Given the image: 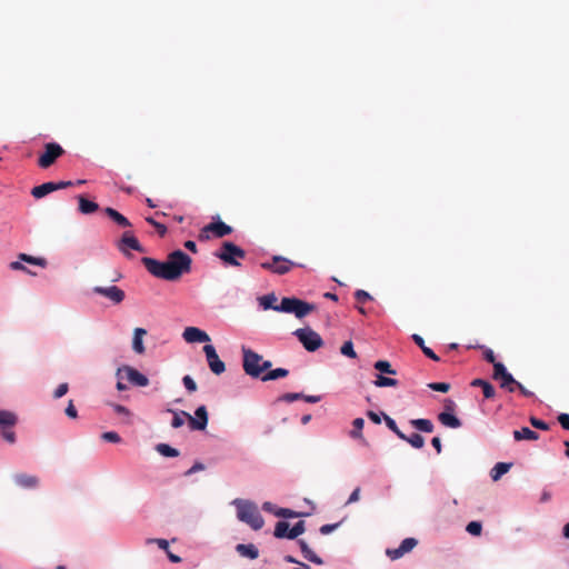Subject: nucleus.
I'll use <instances>...</instances> for the list:
<instances>
[{
	"label": "nucleus",
	"instance_id": "f257e3e1",
	"mask_svg": "<svg viewBox=\"0 0 569 569\" xmlns=\"http://www.w3.org/2000/svg\"><path fill=\"white\" fill-rule=\"evenodd\" d=\"M232 505L237 509V518L240 521L247 523L253 530H260L263 527L264 521L256 503L238 498L232 501Z\"/></svg>",
	"mask_w": 569,
	"mask_h": 569
},
{
	"label": "nucleus",
	"instance_id": "f03ea898",
	"mask_svg": "<svg viewBox=\"0 0 569 569\" xmlns=\"http://www.w3.org/2000/svg\"><path fill=\"white\" fill-rule=\"evenodd\" d=\"M176 280H178L183 273H188L191 270V258L181 250H174L168 254L166 260Z\"/></svg>",
	"mask_w": 569,
	"mask_h": 569
},
{
	"label": "nucleus",
	"instance_id": "7ed1b4c3",
	"mask_svg": "<svg viewBox=\"0 0 569 569\" xmlns=\"http://www.w3.org/2000/svg\"><path fill=\"white\" fill-rule=\"evenodd\" d=\"M216 257L223 261L224 264L238 267L240 266L239 259L246 257V251L233 242L224 241Z\"/></svg>",
	"mask_w": 569,
	"mask_h": 569
},
{
	"label": "nucleus",
	"instance_id": "20e7f679",
	"mask_svg": "<svg viewBox=\"0 0 569 569\" xmlns=\"http://www.w3.org/2000/svg\"><path fill=\"white\" fill-rule=\"evenodd\" d=\"M293 336L297 337L298 341L309 352H315L323 346L321 336L312 330L310 327H305L293 331Z\"/></svg>",
	"mask_w": 569,
	"mask_h": 569
},
{
	"label": "nucleus",
	"instance_id": "39448f33",
	"mask_svg": "<svg viewBox=\"0 0 569 569\" xmlns=\"http://www.w3.org/2000/svg\"><path fill=\"white\" fill-rule=\"evenodd\" d=\"M18 422V416L9 410H0V435L9 443L16 442V433L12 428Z\"/></svg>",
	"mask_w": 569,
	"mask_h": 569
},
{
	"label": "nucleus",
	"instance_id": "423d86ee",
	"mask_svg": "<svg viewBox=\"0 0 569 569\" xmlns=\"http://www.w3.org/2000/svg\"><path fill=\"white\" fill-rule=\"evenodd\" d=\"M232 232V228L221 220L212 221L206 224L199 233L200 241H207L211 238H223Z\"/></svg>",
	"mask_w": 569,
	"mask_h": 569
},
{
	"label": "nucleus",
	"instance_id": "0eeeda50",
	"mask_svg": "<svg viewBox=\"0 0 569 569\" xmlns=\"http://www.w3.org/2000/svg\"><path fill=\"white\" fill-rule=\"evenodd\" d=\"M142 263L144 268L156 278L174 281V277L170 271L169 266L166 261H159L153 258L144 257L142 258Z\"/></svg>",
	"mask_w": 569,
	"mask_h": 569
},
{
	"label": "nucleus",
	"instance_id": "6e6552de",
	"mask_svg": "<svg viewBox=\"0 0 569 569\" xmlns=\"http://www.w3.org/2000/svg\"><path fill=\"white\" fill-rule=\"evenodd\" d=\"M317 309L315 303L307 302L296 297H287V313L298 319H303Z\"/></svg>",
	"mask_w": 569,
	"mask_h": 569
},
{
	"label": "nucleus",
	"instance_id": "1a4fd4ad",
	"mask_svg": "<svg viewBox=\"0 0 569 569\" xmlns=\"http://www.w3.org/2000/svg\"><path fill=\"white\" fill-rule=\"evenodd\" d=\"M64 153L63 148L57 142L44 144V151L38 159V166L42 169L51 167L58 158Z\"/></svg>",
	"mask_w": 569,
	"mask_h": 569
},
{
	"label": "nucleus",
	"instance_id": "9d476101",
	"mask_svg": "<svg viewBox=\"0 0 569 569\" xmlns=\"http://www.w3.org/2000/svg\"><path fill=\"white\" fill-rule=\"evenodd\" d=\"M242 352H243L242 366H243L244 372L248 376H251L253 378H259L260 369H258V367H260L262 357L260 355H258L257 352H254L250 349H247V348H242Z\"/></svg>",
	"mask_w": 569,
	"mask_h": 569
},
{
	"label": "nucleus",
	"instance_id": "9b49d317",
	"mask_svg": "<svg viewBox=\"0 0 569 569\" xmlns=\"http://www.w3.org/2000/svg\"><path fill=\"white\" fill-rule=\"evenodd\" d=\"M118 250L127 257H130L129 250H136L143 252L144 249L140 244L139 240L134 237L132 231H124L121 238L116 243Z\"/></svg>",
	"mask_w": 569,
	"mask_h": 569
},
{
	"label": "nucleus",
	"instance_id": "f8f14e48",
	"mask_svg": "<svg viewBox=\"0 0 569 569\" xmlns=\"http://www.w3.org/2000/svg\"><path fill=\"white\" fill-rule=\"evenodd\" d=\"M92 292L98 296L104 297L106 299L110 300L113 305H120L126 298L124 291L117 286H96L92 288Z\"/></svg>",
	"mask_w": 569,
	"mask_h": 569
},
{
	"label": "nucleus",
	"instance_id": "ddd939ff",
	"mask_svg": "<svg viewBox=\"0 0 569 569\" xmlns=\"http://www.w3.org/2000/svg\"><path fill=\"white\" fill-rule=\"evenodd\" d=\"M203 352L206 355L208 366L214 375L219 376L226 371V365L222 360H220L212 345H206L203 347Z\"/></svg>",
	"mask_w": 569,
	"mask_h": 569
},
{
	"label": "nucleus",
	"instance_id": "4468645a",
	"mask_svg": "<svg viewBox=\"0 0 569 569\" xmlns=\"http://www.w3.org/2000/svg\"><path fill=\"white\" fill-rule=\"evenodd\" d=\"M196 417L188 416V423L191 430H204L208 425V411L204 406L197 408Z\"/></svg>",
	"mask_w": 569,
	"mask_h": 569
},
{
	"label": "nucleus",
	"instance_id": "2eb2a0df",
	"mask_svg": "<svg viewBox=\"0 0 569 569\" xmlns=\"http://www.w3.org/2000/svg\"><path fill=\"white\" fill-rule=\"evenodd\" d=\"M122 372L126 373L128 381L134 386L146 387L149 383V379L144 375L130 366L119 368L117 375L120 376Z\"/></svg>",
	"mask_w": 569,
	"mask_h": 569
},
{
	"label": "nucleus",
	"instance_id": "dca6fc26",
	"mask_svg": "<svg viewBox=\"0 0 569 569\" xmlns=\"http://www.w3.org/2000/svg\"><path fill=\"white\" fill-rule=\"evenodd\" d=\"M182 337L189 343L210 341L208 333L197 327H187L182 333Z\"/></svg>",
	"mask_w": 569,
	"mask_h": 569
},
{
	"label": "nucleus",
	"instance_id": "f3484780",
	"mask_svg": "<svg viewBox=\"0 0 569 569\" xmlns=\"http://www.w3.org/2000/svg\"><path fill=\"white\" fill-rule=\"evenodd\" d=\"M277 301V298L273 293L266 295L259 298L260 306L264 309H273L277 311H284V298H282L279 302V305L274 306V302Z\"/></svg>",
	"mask_w": 569,
	"mask_h": 569
},
{
	"label": "nucleus",
	"instance_id": "a211bd4d",
	"mask_svg": "<svg viewBox=\"0 0 569 569\" xmlns=\"http://www.w3.org/2000/svg\"><path fill=\"white\" fill-rule=\"evenodd\" d=\"M14 482L22 488L33 489L39 485V479L36 476L27 475V473H17L13 477Z\"/></svg>",
	"mask_w": 569,
	"mask_h": 569
},
{
	"label": "nucleus",
	"instance_id": "6ab92c4d",
	"mask_svg": "<svg viewBox=\"0 0 569 569\" xmlns=\"http://www.w3.org/2000/svg\"><path fill=\"white\" fill-rule=\"evenodd\" d=\"M146 335L147 330L143 328H136L133 331L132 349L138 355H142L146 350L142 341Z\"/></svg>",
	"mask_w": 569,
	"mask_h": 569
},
{
	"label": "nucleus",
	"instance_id": "aec40b11",
	"mask_svg": "<svg viewBox=\"0 0 569 569\" xmlns=\"http://www.w3.org/2000/svg\"><path fill=\"white\" fill-rule=\"evenodd\" d=\"M237 552L244 558L257 559L259 557V550L253 543H239L236 546Z\"/></svg>",
	"mask_w": 569,
	"mask_h": 569
},
{
	"label": "nucleus",
	"instance_id": "412c9836",
	"mask_svg": "<svg viewBox=\"0 0 569 569\" xmlns=\"http://www.w3.org/2000/svg\"><path fill=\"white\" fill-rule=\"evenodd\" d=\"M438 420L440 421L441 425H443L445 427H448V428L457 429V428L461 427L460 419L457 418L451 412H440L438 415Z\"/></svg>",
	"mask_w": 569,
	"mask_h": 569
},
{
	"label": "nucleus",
	"instance_id": "4be33fe9",
	"mask_svg": "<svg viewBox=\"0 0 569 569\" xmlns=\"http://www.w3.org/2000/svg\"><path fill=\"white\" fill-rule=\"evenodd\" d=\"M56 191V184L53 181L44 182L40 186H36L31 189V194L36 199H40L46 197L47 194Z\"/></svg>",
	"mask_w": 569,
	"mask_h": 569
},
{
	"label": "nucleus",
	"instance_id": "5701e85b",
	"mask_svg": "<svg viewBox=\"0 0 569 569\" xmlns=\"http://www.w3.org/2000/svg\"><path fill=\"white\" fill-rule=\"evenodd\" d=\"M104 212L118 226H120L122 228L131 227L130 221L123 214H121L119 211H117L116 209L108 207L104 209Z\"/></svg>",
	"mask_w": 569,
	"mask_h": 569
},
{
	"label": "nucleus",
	"instance_id": "b1692460",
	"mask_svg": "<svg viewBox=\"0 0 569 569\" xmlns=\"http://www.w3.org/2000/svg\"><path fill=\"white\" fill-rule=\"evenodd\" d=\"M513 438L517 441H521V440L535 441V440L539 439V435L536 431L531 430L530 428L523 427L519 430L513 431Z\"/></svg>",
	"mask_w": 569,
	"mask_h": 569
},
{
	"label": "nucleus",
	"instance_id": "393cba45",
	"mask_svg": "<svg viewBox=\"0 0 569 569\" xmlns=\"http://www.w3.org/2000/svg\"><path fill=\"white\" fill-rule=\"evenodd\" d=\"M471 386L480 387L486 399H491L496 395V390H495L493 386L490 382H488L487 380L475 379V380H472Z\"/></svg>",
	"mask_w": 569,
	"mask_h": 569
},
{
	"label": "nucleus",
	"instance_id": "a878e982",
	"mask_svg": "<svg viewBox=\"0 0 569 569\" xmlns=\"http://www.w3.org/2000/svg\"><path fill=\"white\" fill-rule=\"evenodd\" d=\"M412 340L421 349V351L423 352V355L426 357H428L429 359H431L433 361H439V357L432 351V349H430L429 347H427L425 345V340L421 336L415 333V335H412Z\"/></svg>",
	"mask_w": 569,
	"mask_h": 569
},
{
	"label": "nucleus",
	"instance_id": "bb28decb",
	"mask_svg": "<svg viewBox=\"0 0 569 569\" xmlns=\"http://www.w3.org/2000/svg\"><path fill=\"white\" fill-rule=\"evenodd\" d=\"M79 200V211L83 214H90L96 212L99 209L97 202L90 201L86 199L83 196L78 197Z\"/></svg>",
	"mask_w": 569,
	"mask_h": 569
},
{
	"label": "nucleus",
	"instance_id": "cd10ccee",
	"mask_svg": "<svg viewBox=\"0 0 569 569\" xmlns=\"http://www.w3.org/2000/svg\"><path fill=\"white\" fill-rule=\"evenodd\" d=\"M299 546H300V550L302 552V556L303 558H306L307 560L313 562V563H317V565H322V559L320 557H318L310 548L309 546L307 545L306 541L303 540H299L298 541Z\"/></svg>",
	"mask_w": 569,
	"mask_h": 569
},
{
	"label": "nucleus",
	"instance_id": "c85d7f7f",
	"mask_svg": "<svg viewBox=\"0 0 569 569\" xmlns=\"http://www.w3.org/2000/svg\"><path fill=\"white\" fill-rule=\"evenodd\" d=\"M511 466H512V463H508V462L496 463V466L490 471L491 479L493 481L499 480L505 473H507L510 470Z\"/></svg>",
	"mask_w": 569,
	"mask_h": 569
},
{
	"label": "nucleus",
	"instance_id": "c756f323",
	"mask_svg": "<svg viewBox=\"0 0 569 569\" xmlns=\"http://www.w3.org/2000/svg\"><path fill=\"white\" fill-rule=\"evenodd\" d=\"M283 258L282 257H274L273 259V262L270 263V262H264L261 264L262 268L264 269H270L272 270L273 272L278 273V274H283L284 273V263H283Z\"/></svg>",
	"mask_w": 569,
	"mask_h": 569
},
{
	"label": "nucleus",
	"instance_id": "7c9ffc66",
	"mask_svg": "<svg viewBox=\"0 0 569 569\" xmlns=\"http://www.w3.org/2000/svg\"><path fill=\"white\" fill-rule=\"evenodd\" d=\"M500 381V387L507 389L509 392H513L518 381L515 380L511 373L507 372L497 379Z\"/></svg>",
	"mask_w": 569,
	"mask_h": 569
},
{
	"label": "nucleus",
	"instance_id": "2f4dec72",
	"mask_svg": "<svg viewBox=\"0 0 569 569\" xmlns=\"http://www.w3.org/2000/svg\"><path fill=\"white\" fill-rule=\"evenodd\" d=\"M412 427L416 429L422 431V432H432L433 431V423L429 419H412L410 421Z\"/></svg>",
	"mask_w": 569,
	"mask_h": 569
},
{
	"label": "nucleus",
	"instance_id": "473e14b6",
	"mask_svg": "<svg viewBox=\"0 0 569 569\" xmlns=\"http://www.w3.org/2000/svg\"><path fill=\"white\" fill-rule=\"evenodd\" d=\"M169 411L173 413L171 427L176 429L182 427L184 425L186 419L188 420V416H190V413H188L187 411Z\"/></svg>",
	"mask_w": 569,
	"mask_h": 569
},
{
	"label": "nucleus",
	"instance_id": "72a5a7b5",
	"mask_svg": "<svg viewBox=\"0 0 569 569\" xmlns=\"http://www.w3.org/2000/svg\"><path fill=\"white\" fill-rule=\"evenodd\" d=\"M305 531V522L302 520L298 521L293 527L289 528L287 523V539H296Z\"/></svg>",
	"mask_w": 569,
	"mask_h": 569
},
{
	"label": "nucleus",
	"instance_id": "f704fd0d",
	"mask_svg": "<svg viewBox=\"0 0 569 569\" xmlns=\"http://www.w3.org/2000/svg\"><path fill=\"white\" fill-rule=\"evenodd\" d=\"M365 420L362 418H356L352 421L353 429L350 431V437L353 439H362V428Z\"/></svg>",
	"mask_w": 569,
	"mask_h": 569
},
{
	"label": "nucleus",
	"instance_id": "c9c22d12",
	"mask_svg": "<svg viewBox=\"0 0 569 569\" xmlns=\"http://www.w3.org/2000/svg\"><path fill=\"white\" fill-rule=\"evenodd\" d=\"M19 260L31 263V264L40 266L42 268H44L47 266V260L44 258L33 257V256H29L27 253H20Z\"/></svg>",
	"mask_w": 569,
	"mask_h": 569
},
{
	"label": "nucleus",
	"instance_id": "e433bc0d",
	"mask_svg": "<svg viewBox=\"0 0 569 569\" xmlns=\"http://www.w3.org/2000/svg\"><path fill=\"white\" fill-rule=\"evenodd\" d=\"M156 450L164 457H178L179 456V451L177 449L170 447L167 443L157 445Z\"/></svg>",
	"mask_w": 569,
	"mask_h": 569
},
{
	"label": "nucleus",
	"instance_id": "4c0bfd02",
	"mask_svg": "<svg viewBox=\"0 0 569 569\" xmlns=\"http://www.w3.org/2000/svg\"><path fill=\"white\" fill-rule=\"evenodd\" d=\"M403 440L416 449H421L425 446V439L419 433H411L410 436H406V439Z\"/></svg>",
	"mask_w": 569,
	"mask_h": 569
},
{
	"label": "nucleus",
	"instance_id": "58836bf2",
	"mask_svg": "<svg viewBox=\"0 0 569 569\" xmlns=\"http://www.w3.org/2000/svg\"><path fill=\"white\" fill-rule=\"evenodd\" d=\"M375 369L382 372V373H388V375H396V370L392 369L391 365L389 361L387 360H378L376 363H375Z\"/></svg>",
	"mask_w": 569,
	"mask_h": 569
},
{
	"label": "nucleus",
	"instance_id": "ea45409f",
	"mask_svg": "<svg viewBox=\"0 0 569 569\" xmlns=\"http://www.w3.org/2000/svg\"><path fill=\"white\" fill-rule=\"evenodd\" d=\"M383 420L387 427L391 431H393L400 439H406V435L398 428L396 421L391 417L383 415Z\"/></svg>",
	"mask_w": 569,
	"mask_h": 569
},
{
	"label": "nucleus",
	"instance_id": "a19ab883",
	"mask_svg": "<svg viewBox=\"0 0 569 569\" xmlns=\"http://www.w3.org/2000/svg\"><path fill=\"white\" fill-rule=\"evenodd\" d=\"M375 385L377 387H396L398 385V381L393 378H388L381 375L377 376V380L375 381Z\"/></svg>",
	"mask_w": 569,
	"mask_h": 569
},
{
	"label": "nucleus",
	"instance_id": "79ce46f5",
	"mask_svg": "<svg viewBox=\"0 0 569 569\" xmlns=\"http://www.w3.org/2000/svg\"><path fill=\"white\" fill-rule=\"evenodd\" d=\"M284 377V368H277L261 377L263 381L276 380Z\"/></svg>",
	"mask_w": 569,
	"mask_h": 569
},
{
	"label": "nucleus",
	"instance_id": "37998d69",
	"mask_svg": "<svg viewBox=\"0 0 569 569\" xmlns=\"http://www.w3.org/2000/svg\"><path fill=\"white\" fill-rule=\"evenodd\" d=\"M262 509L267 512L276 515L277 517L284 518V508H278L271 502H264L262 505Z\"/></svg>",
	"mask_w": 569,
	"mask_h": 569
},
{
	"label": "nucleus",
	"instance_id": "c03bdc74",
	"mask_svg": "<svg viewBox=\"0 0 569 569\" xmlns=\"http://www.w3.org/2000/svg\"><path fill=\"white\" fill-rule=\"evenodd\" d=\"M417 543H418V541L415 538H406L402 540L399 548L402 551V553L405 555V553L411 551L417 546Z\"/></svg>",
	"mask_w": 569,
	"mask_h": 569
},
{
	"label": "nucleus",
	"instance_id": "a18cd8bd",
	"mask_svg": "<svg viewBox=\"0 0 569 569\" xmlns=\"http://www.w3.org/2000/svg\"><path fill=\"white\" fill-rule=\"evenodd\" d=\"M340 352L346 356V357H349V358H357V353L353 349V343L351 341H346L342 346H341V349H340Z\"/></svg>",
	"mask_w": 569,
	"mask_h": 569
},
{
	"label": "nucleus",
	"instance_id": "49530a36",
	"mask_svg": "<svg viewBox=\"0 0 569 569\" xmlns=\"http://www.w3.org/2000/svg\"><path fill=\"white\" fill-rule=\"evenodd\" d=\"M146 221L154 227L160 237H164L167 233V227L163 223L156 221L152 217H147Z\"/></svg>",
	"mask_w": 569,
	"mask_h": 569
},
{
	"label": "nucleus",
	"instance_id": "de8ad7c7",
	"mask_svg": "<svg viewBox=\"0 0 569 569\" xmlns=\"http://www.w3.org/2000/svg\"><path fill=\"white\" fill-rule=\"evenodd\" d=\"M466 530L472 536H480L482 531V525L479 521H471L467 525Z\"/></svg>",
	"mask_w": 569,
	"mask_h": 569
},
{
	"label": "nucleus",
	"instance_id": "09e8293b",
	"mask_svg": "<svg viewBox=\"0 0 569 569\" xmlns=\"http://www.w3.org/2000/svg\"><path fill=\"white\" fill-rule=\"evenodd\" d=\"M104 441L118 443L121 441L120 436L116 431H107L101 435Z\"/></svg>",
	"mask_w": 569,
	"mask_h": 569
},
{
	"label": "nucleus",
	"instance_id": "8fccbe9b",
	"mask_svg": "<svg viewBox=\"0 0 569 569\" xmlns=\"http://www.w3.org/2000/svg\"><path fill=\"white\" fill-rule=\"evenodd\" d=\"M428 387L433 391L439 392H448L450 389V385L447 382H431L428 385Z\"/></svg>",
	"mask_w": 569,
	"mask_h": 569
},
{
	"label": "nucleus",
	"instance_id": "3c124183",
	"mask_svg": "<svg viewBox=\"0 0 569 569\" xmlns=\"http://www.w3.org/2000/svg\"><path fill=\"white\" fill-rule=\"evenodd\" d=\"M182 382L184 388L190 392H194L197 390V383L190 376H184L182 378Z\"/></svg>",
	"mask_w": 569,
	"mask_h": 569
},
{
	"label": "nucleus",
	"instance_id": "603ef678",
	"mask_svg": "<svg viewBox=\"0 0 569 569\" xmlns=\"http://www.w3.org/2000/svg\"><path fill=\"white\" fill-rule=\"evenodd\" d=\"M508 371L503 363L497 362V361L493 363V379L495 380L499 379V377L503 376Z\"/></svg>",
	"mask_w": 569,
	"mask_h": 569
},
{
	"label": "nucleus",
	"instance_id": "864d4df0",
	"mask_svg": "<svg viewBox=\"0 0 569 569\" xmlns=\"http://www.w3.org/2000/svg\"><path fill=\"white\" fill-rule=\"evenodd\" d=\"M355 298L358 302H361V303H365L366 301H369L372 299L371 296L367 291L361 290V289H358L355 292Z\"/></svg>",
	"mask_w": 569,
	"mask_h": 569
},
{
	"label": "nucleus",
	"instance_id": "5fc2aeb1",
	"mask_svg": "<svg viewBox=\"0 0 569 569\" xmlns=\"http://www.w3.org/2000/svg\"><path fill=\"white\" fill-rule=\"evenodd\" d=\"M530 423L532 427L540 429V430H549V425L545 422L543 420H540L536 417L530 418Z\"/></svg>",
	"mask_w": 569,
	"mask_h": 569
},
{
	"label": "nucleus",
	"instance_id": "6e6d98bb",
	"mask_svg": "<svg viewBox=\"0 0 569 569\" xmlns=\"http://www.w3.org/2000/svg\"><path fill=\"white\" fill-rule=\"evenodd\" d=\"M69 390V386L67 382L60 383L57 389L54 390L53 397L56 399H59L63 397Z\"/></svg>",
	"mask_w": 569,
	"mask_h": 569
},
{
	"label": "nucleus",
	"instance_id": "4d7b16f0",
	"mask_svg": "<svg viewBox=\"0 0 569 569\" xmlns=\"http://www.w3.org/2000/svg\"><path fill=\"white\" fill-rule=\"evenodd\" d=\"M274 536L277 538H284V520H279L274 528Z\"/></svg>",
	"mask_w": 569,
	"mask_h": 569
},
{
	"label": "nucleus",
	"instance_id": "13d9d810",
	"mask_svg": "<svg viewBox=\"0 0 569 569\" xmlns=\"http://www.w3.org/2000/svg\"><path fill=\"white\" fill-rule=\"evenodd\" d=\"M339 526H340V522L323 525V526L320 527V532L322 535H329L333 530H336Z\"/></svg>",
	"mask_w": 569,
	"mask_h": 569
},
{
	"label": "nucleus",
	"instance_id": "bf43d9fd",
	"mask_svg": "<svg viewBox=\"0 0 569 569\" xmlns=\"http://www.w3.org/2000/svg\"><path fill=\"white\" fill-rule=\"evenodd\" d=\"M387 556L392 559V560H396V559H399L403 556L402 551L400 550V548H396V549H387Z\"/></svg>",
	"mask_w": 569,
	"mask_h": 569
},
{
	"label": "nucleus",
	"instance_id": "052dcab7",
	"mask_svg": "<svg viewBox=\"0 0 569 569\" xmlns=\"http://www.w3.org/2000/svg\"><path fill=\"white\" fill-rule=\"evenodd\" d=\"M66 415L72 419L77 418L78 416L77 409L72 400L69 401L68 407L66 408Z\"/></svg>",
	"mask_w": 569,
	"mask_h": 569
},
{
	"label": "nucleus",
	"instance_id": "680f3d73",
	"mask_svg": "<svg viewBox=\"0 0 569 569\" xmlns=\"http://www.w3.org/2000/svg\"><path fill=\"white\" fill-rule=\"evenodd\" d=\"M558 421L563 429L569 430V413H560Z\"/></svg>",
	"mask_w": 569,
	"mask_h": 569
},
{
	"label": "nucleus",
	"instance_id": "e2e57ef3",
	"mask_svg": "<svg viewBox=\"0 0 569 569\" xmlns=\"http://www.w3.org/2000/svg\"><path fill=\"white\" fill-rule=\"evenodd\" d=\"M148 542H154L158 545V547L166 552L169 549V542L166 539H149Z\"/></svg>",
	"mask_w": 569,
	"mask_h": 569
},
{
	"label": "nucleus",
	"instance_id": "0e129e2a",
	"mask_svg": "<svg viewBox=\"0 0 569 569\" xmlns=\"http://www.w3.org/2000/svg\"><path fill=\"white\" fill-rule=\"evenodd\" d=\"M204 466L200 462H196L189 470L186 471V476H190L197 471L203 470Z\"/></svg>",
	"mask_w": 569,
	"mask_h": 569
},
{
	"label": "nucleus",
	"instance_id": "69168bd1",
	"mask_svg": "<svg viewBox=\"0 0 569 569\" xmlns=\"http://www.w3.org/2000/svg\"><path fill=\"white\" fill-rule=\"evenodd\" d=\"M483 358L486 361L490 362V363H495L496 362V356L493 353V351L491 349H487L483 353Z\"/></svg>",
	"mask_w": 569,
	"mask_h": 569
},
{
	"label": "nucleus",
	"instance_id": "338daca9",
	"mask_svg": "<svg viewBox=\"0 0 569 569\" xmlns=\"http://www.w3.org/2000/svg\"><path fill=\"white\" fill-rule=\"evenodd\" d=\"M455 408H456V403L453 400L451 399H446L445 400V411L443 412H453L455 411Z\"/></svg>",
	"mask_w": 569,
	"mask_h": 569
},
{
	"label": "nucleus",
	"instance_id": "774afa93",
	"mask_svg": "<svg viewBox=\"0 0 569 569\" xmlns=\"http://www.w3.org/2000/svg\"><path fill=\"white\" fill-rule=\"evenodd\" d=\"M359 499H360V488L358 487L351 492V495L348 499V503L357 502Z\"/></svg>",
	"mask_w": 569,
	"mask_h": 569
}]
</instances>
